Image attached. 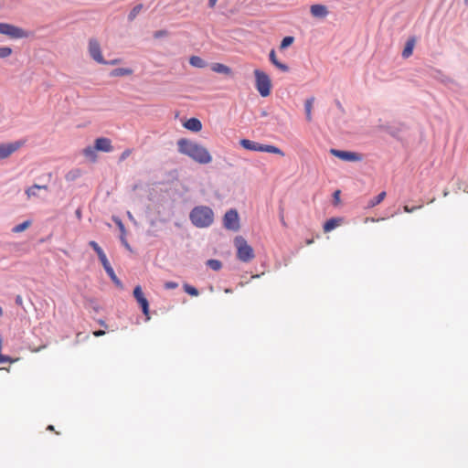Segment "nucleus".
Returning a JSON list of instances; mask_svg holds the SVG:
<instances>
[{"mask_svg":"<svg viewBox=\"0 0 468 468\" xmlns=\"http://www.w3.org/2000/svg\"><path fill=\"white\" fill-rule=\"evenodd\" d=\"M184 127L197 133L201 131L202 123L197 118H190L184 123Z\"/></svg>","mask_w":468,"mask_h":468,"instance_id":"ddd939ff","label":"nucleus"},{"mask_svg":"<svg viewBox=\"0 0 468 468\" xmlns=\"http://www.w3.org/2000/svg\"><path fill=\"white\" fill-rule=\"evenodd\" d=\"M132 69L125 68L115 69L111 72V76L118 77V76H126L132 74Z\"/></svg>","mask_w":468,"mask_h":468,"instance_id":"a878e982","label":"nucleus"},{"mask_svg":"<svg viewBox=\"0 0 468 468\" xmlns=\"http://www.w3.org/2000/svg\"><path fill=\"white\" fill-rule=\"evenodd\" d=\"M48 187L46 185L35 184L32 186L26 189L27 197V199H30L33 197H37V190H39V189L48 190Z\"/></svg>","mask_w":468,"mask_h":468,"instance_id":"f3484780","label":"nucleus"},{"mask_svg":"<svg viewBox=\"0 0 468 468\" xmlns=\"http://www.w3.org/2000/svg\"><path fill=\"white\" fill-rule=\"evenodd\" d=\"M212 70L217 73L229 75L231 73L230 68L221 63H214L211 67Z\"/></svg>","mask_w":468,"mask_h":468,"instance_id":"6ab92c4d","label":"nucleus"},{"mask_svg":"<svg viewBox=\"0 0 468 468\" xmlns=\"http://www.w3.org/2000/svg\"><path fill=\"white\" fill-rule=\"evenodd\" d=\"M343 222L342 218H332L324 224V231L330 232L336 227L340 226Z\"/></svg>","mask_w":468,"mask_h":468,"instance_id":"2eb2a0df","label":"nucleus"},{"mask_svg":"<svg viewBox=\"0 0 468 468\" xmlns=\"http://www.w3.org/2000/svg\"><path fill=\"white\" fill-rule=\"evenodd\" d=\"M313 242H314V239H312L306 240L307 245H311Z\"/></svg>","mask_w":468,"mask_h":468,"instance_id":"49530a36","label":"nucleus"},{"mask_svg":"<svg viewBox=\"0 0 468 468\" xmlns=\"http://www.w3.org/2000/svg\"><path fill=\"white\" fill-rule=\"evenodd\" d=\"M105 335V331L103 330H97L93 332V335L96 337L101 336Z\"/></svg>","mask_w":468,"mask_h":468,"instance_id":"79ce46f5","label":"nucleus"},{"mask_svg":"<svg viewBox=\"0 0 468 468\" xmlns=\"http://www.w3.org/2000/svg\"><path fill=\"white\" fill-rule=\"evenodd\" d=\"M294 41V37H291V36H288V37H285L282 42H281V49H284L286 48H288L289 46H291Z\"/></svg>","mask_w":468,"mask_h":468,"instance_id":"473e14b6","label":"nucleus"},{"mask_svg":"<svg viewBox=\"0 0 468 468\" xmlns=\"http://www.w3.org/2000/svg\"><path fill=\"white\" fill-rule=\"evenodd\" d=\"M142 9H143V5L142 4H139V5H135L132 9L130 14L128 15V19L130 21H133L137 16V15L141 12Z\"/></svg>","mask_w":468,"mask_h":468,"instance_id":"7c9ffc66","label":"nucleus"},{"mask_svg":"<svg viewBox=\"0 0 468 468\" xmlns=\"http://www.w3.org/2000/svg\"><path fill=\"white\" fill-rule=\"evenodd\" d=\"M177 286H178V283L176 282H166L165 283V288L168 289V290L176 289V288H177Z\"/></svg>","mask_w":468,"mask_h":468,"instance_id":"c9c22d12","label":"nucleus"},{"mask_svg":"<svg viewBox=\"0 0 468 468\" xmlns=\"http://www.w3.org/2000/svg\"><path fill=\"white\" fill-rule=\"evenodd\" d=\"M280 220H281V223L286 227V222H285V219H284V215H283V209H281V212H280Z\"/></svg>","mask_w":468,"mask_h":468,"instance_id":"a19ab883","label":"nucleus"},{"mask_svg":"<svg viewBox=\"0 0 468 468\" xmlns=\"http://www.w3.org/2000/svg\"><path fill=\"white\" fill-rule=\"evenodd\" d=\"M32 222L31 220H26L16 226H15L12 229L14 233H20L25 231L27 229H28L31 226Z\"/></svg>","mask_w":468,"mask_h":468,"instance_id":"393cba45","label":"nucleus"},{"mask_svg":"<svg viewBox=\"0 0 468 468\" xmlns=\"http://www.w3.org/2000/svg\"><path fill=\"white\" fill-rule=\"evenodd\" d=\"M12 52L13 50L9 47H0V58H8Z\"/></svg>","mask_w":468,"mask_h":468,"instance_id":"72a5a7b5","label":"nucleus"},{"mask_svg":"<svg viewBox=\"0 0 468 468\" xmlns=\"http://www.w3.org/2000/svg\"><path fill=\"white\" fill-rule=\"evenodd\" d=\"M269 58L271 62L280 70L283 72H287L289 70V67L286 64L282 63L277 59L276 52L274 49H271L270 51Z\"/></svg>","mask_w":468,"mask_h":468,"instance_id":"4468645a","label":"nucleus"},{"mask_svg":"<svg viewBox=\"0 0 468 468\" xmlns=\"http://www.w3.org/2000/svg\"><path fill=\"white\" fill-rule=\"evenodd\" d=\"M48 430H49V431H54V426L49 425V426L48 427Z\"/></svg>","mask_w":468,"mask_h":468,"instance_id":"de8ad7c7","label":"nucleus"},{"mask_svg":"<svg viewBox=\"0 0 468 468\" xmlns=\"http://www.w3.org/2000/svg\"><path fill=\"white\" fill-rule=\"evenodd\" d=\"M464 2H465L466 4H468V0H464Z\"/></svg>","mask_w":468,"mask_h":468,"instance_id":"603ef678","label":"nucleus"},{"mask_svg":"<svg viewBox=\"0 0 468 468\" xmlns=\"http://www.w3.org/2000/svg\"><path fill=\"white\" fill-rule=\"evenodd\" d=\"M339 195H340V191L339 190H336L334 194V197L338 200L339 199Z\"/></svg>","mask_w":468,"mask_h":468,"instance_id":"a18cd8bd","label":"nucleus"},{"mask_svg":"<svg viewBox=\"0 0 468 468\" xmlns=\"http://www.w3.org/2000/svg\"><path fill=\"white\" fill-rule=\"evenodd\" d=\"M239 144L243 148L256 152L258 143L248 140V139H242V140H240Z\"/></svg>","mask_w":468,"mask_h":468,"instance_id":"b1692460","label":"nucleus"},{"mask_svg":"<svg viewBox=\"0 0 468 468\" xmlns=\"http://www.w3.org/2000/svg\"><path fill=\"white\" fill-rule=\"evenodd\" d=\"M223 225L227 229L238 230L239 229V218L236 209H229L223 218Z\"/></svg>","mask_w":468,"mask_h":468,"instance_id":"423d86ee","label":"nucleus"},{"mask_svg":"<svg viewBox=\"0 0 468 468\" xmlns=\"http://www.w3.org/2000/svg\"><path fill=\"white\" fill-rule=\"evenodd\" d=\"M264 152L284 156V153L280 148L274 145L265 144Z\"/></svg>","mask_w":468,"mask_h":468,"instance_id":"c85d7f7f","label":"nucleus"},{"mask_svg":"<svg viewBox=\"0 0 468 468\" xmlns=\"http://www.w3.org/2000/svg\"><path fill=\"white\" fill-rule=\"evenodd\" d=\"M132 152H133V151H132V149H126V150H124V151L121 154V155H120V158H119L120 162H122V161H124L127 157H129V156L132 154Z\"/></svg>","mask_w":468,"mask_h":468,"instance_id":"f704fd0d","label":"nucleus"},{"mask_svg":"<svg viewBox=\"0 0 468 468\" xmlns=\"http://www.w3.org/2000/svg\"><path fill=\"white\" fill-rule=\"evenodd\" d=\"M387 194L385 191L380 192L377 197L370 199L367 203V207H374L380 204L386 197Z\"/></svg>","mask_w":468,"mask_h":468,"instance_id":"4be33fe9","label":"nucleus"},{"mask_svg":"<svg viewBox=\"0 0 468 468\" xmlns=\"http://www.w3.org/2000/svg\"><path fill=\"white\" fill-rule=\"evenodd\" d=\"M89 52L90 57L100 64H107L108 62L104 59L100 43L97 39L91 38L89 41Z\"/></svg>","mask_w":468,"mask_h":468,"instance_id":"6e6552de","label":"nucleus"},{"mask_svg":"<svg viewBox=\"0 0 468 468\" xmlns=\"http://www.w3.org/2000/svg\"><path fill=\"white\" fill-rule=\"evenodd\" d=\"M183 287H184V291L191 296H197L199 294L197 288H195L187 283L184 284Z\"/></svg>","mask_w":468,"mask_h":468,"instance_id":"2f4dec72","label":"nucleus"},{"mask_svg":"<svg viewBox=\"0 0 468 468\" xmlns=\"http://www.w3.org/2000/svg\"><path fill=\"white\" fill-rule=\"evenodd\" d=\"M189 63L191 66L202 69L206 66V62L204 59L198 56H192L189 58Z\"/></svg>","mask_w":468,"mask_h":468,"instance_id":"5701e85b","label":"nucleus"},{"mask_svg":"<svg viewBox=\"0 0 468 468\" xmlns=\"http://www.w3.org/2000/svg\"><path fill=\"white\" fill-rule=\"evenodd\" d=\"M167 36V31L166 30H158L156 32H154V37L155 38H160V37H165Z\"/></svg>","mask_w":468,"mask_h":468,"instance_id":"4c0bfd02","label":"nucleus"},{"mask_svg":"<svg viewBox=\"0 0 468 468\" xmlns=\"http://www.w3.org/2000/svg\"><path fill=\"white\" fill-rule=\"evenodd\" d=\"M368 220H370V218H366V222H367V221H368ZM371 221H375V219H374V218H371Z\"/></svg>","mask_w":468,"mask_h":468,"instance_id":"09e8293b","label":"nucleus"},{"mask_svg":"<svg viewBox=\"0 0 468 468\" xmlns=\"http://www.w3.org/2000/svg\"><path fill=\"white\" fill-rule=\"evenodd\" d=\"M207 265L214 271H219L222 267L221 261L214 259L208 260Z\"/></svg>","mask_w":468,"mask_h":468,"instance_id":"c756f323","label":"nucleus"},{"mask_svg":"<svg viewBox=\"0 0 468 468\" xmlns=\"http://www.w3.org/2000/svg\"><path fill=\"white\" fill-rule=\"evenodd\" d=\"M177 145L180 153L189 156L198 164L207 165L212 161V156L208 150L196 142L181 139L178 141Z\"/></svg>","mask_w":468,"mask_h":468,"instance_id":"f257e3e1","label":"nucleus"},{"mask_svg":"<svg viewBox=\"0 0 468 468\" xmlns=\"http://www.w3.org/2000/svg\"><path fill=\"white\" fill-rule=\"evenodd\" d=\"M330 153L334 156L338 157L339 159L344 160V161L356 162V161H361L362 160L361 154H359L357 153H355V152H348V151L331 149Z\"/></svg>","mask_w":468,"mask_h":468,"instance_id":"9d476101","label":"nucleus"},{"mask_svg":"<svg viewBox=\"0 0 468 468\" xmlns=\"http://www.w3.org/2000/svg\"><path fill=\"white\" fill-rule=\"evenodd\" d=\"M105 271L107 272V274L111 277V279L115 282H119L116 275H115V272L112 269V267L111 266L108 259H105V261H101Z\"/></svg>","mask_w":468,"mask_h":468,"instance_id":"aec40b11","label":"nucleus"},{"mask_svg":"<svg viewBox=\"0 0 468 468\" xmlns=\"http://www.w3.org/2000/svg\"><path fill=\"white\" fill-rule=\"evenodd\" d=\"M89 245H90V247H91L95 251H97L98 250H100V249H101V247L99 246V244H98L96 241H94V240L90 241V242H89Z\"/></svg>","mask_w":468,"mask_h":468,"instance_id":"ea45409f","label":"nucleus"},{"mask_svg":"<svg viewBox=\"0 0 468 468\" xmlns=\"http://www.w3.org/2000/svg\"><path fill=\"white\" fill-rule=\"evenodd\" d=\"M24 144L20 141L0 144V160L9 157L12 154L22 147Z\"/></svg>","mask_w":468,"mask_h":468,"instance_id":"1a4fd4ad","label":"nucleus"},{"mask_svg":"<svg viewBox=\"0 0 468 468\" xmlns=\"http://www.w3.org/2000/svg\"><path fill=\"white\" fill-rule=\"evenodd\" d=\"M3 314V309L2 307L0 306V316Z\"/></svg>","mask_w":468,"mask_h":468,"instance_id":"8fccbe9b","label":"nucleus"},{"mask_svg":"<svg viewBox=\"0 0 468 468\" xmlns=\"http://www.w3.org/2000/svg\"><path fill=\"white\" fill-rule=\"evenodd\" d=\"M189 219L197 228H207L214 222V212L209 207L197 206L191 210Z\"/></svg>","mask_w":468,"mask_h":468,"instance_id":"f03ea898","label":"nucleus"},{"mask_svg":"<svg viewBox=\"0 0 468 468\" xmlns=\"http://www.w3.org/2000/svg\"><path fill=\"white\" fill-rule=\"evenodd\" d=\"M234 244L237 249V258L240 261L249 262L254 259V250L243 237H236L234 239Z\"/></svg>","mask_w":468,"mask_h":468,"instance_id":"7ed1b4c3","label":"nucleus"},{"mask_svg":"<svg viewBox=\"0 0 468 468\" xmlns=\"http://www.w3.org/2000/svg\"><path fill=\"white\" fill-rule=\"evenodd\" d=\"M264 152L284 156V153L280 148L274 145L265 144Z\"/></svg>","mask_w":468,"mask_h":468,"instance_id":"cd10ccee","label":"nucleus"},{"mask_svg":"<svg viewBox=\"0 0 468 468\" xmlns=\"http://www.w3.org/2000/svg\"><path fill=\"white\" fill-rule=\"evenodd\" d=\"M310 13L314 17L324 18L328 15V9L324 5L316 4L311 5Z\"/></svg>","mask_w":468,"mask_h":468,"instance_id":"f8f14e48","label":"nucleus"},{"mask_svg":"<svg viewBox=\"0 0 468 468\" xmlns=\"http://www.w3.org/2000/svg\"><path fill=\"white\" fill-rule=\"evenodd\" d=\"M218 0H208V5L209 7H214L217 4Z\"/></svg>","mask_w":468,"mask_h":468,"instance_id":"c03bdc74","label":"nucleus"},{"mask_svg":"<svg viewBox=\"0 0 468 468\" xmlns=\"http://www.w3.org/2000/svg\"><path fill=\"white\" fill-rule=\"evenodd\" d=\"M133 296H134L135 300L137 301V303H139V305L141 306L142 311L146 317V320H149L150 319L149 303H148V300L146 299V297L144 296L142 287L140 285H137L134 287Z\"/></svg>","mask_w":468,"mask_h":468,"instance_id":"0eeeda50","label":"nucleus"},{"mask_svg":"<svg viewBox=\"0 0 468 468\" xmlns=\"http://www.w3.org/2000/svg\"><path fill=\"white\" fill-rule=\"evenodd\" d=\"M0 34L5 35L13 39L28 37L29 34L26 30L8 23H0Z\"/></svg>","mask_w":468,"mask_h":468,"instance_id":"39448f33","label":"nucleus"},{"mask_svg":"<svg viewBox=\"0 0 468 468\" xmlns=\"http://www.w3.org/2000/svg\"><path fill=\"white\" fill-rule=\"evenodd\" d=\"M96 152L97 150L94 146H87L86 148L83 149L82 154L87 159H89L92 163H95L98 158Z\"/></svg>","mask_w":468,"mask_h":468,"instance_id":"a211bd4d","label":"nucleus"},{"mask_svg":"<svg viewBox=\"0 0 468 468\" xmlns=\"http://www.w3.org/2000/svg\"><path fill=\"white\" fill-rule=\"evenodd\" d=\"M265 144H261L258 143L256 152H264Z\"/></svg>","mask_w":468,"mask_h":468,"instance_id":"37998d69","label":"nucleus"},{"mask_svg":"<svg viewBox=\"0 0 468 468\" xmlns=\"http://www.w3.org/2000/svg\"><path fill=\"white\" fill-rule=\"evenodd\" d=\"M314 101V98L311 97V98L307 99L304 103L306 120L308 122L312 121V109H313Z\"/></svg>","mask_w":468,"mask_h":468,"instance_id":"412c9836","label":"nucleus"},{"mask_svg":"<svg viewBox=\"0 0 468 468\" xmlns=\"http://www.w3.org/2000/svg\"><path fill=\"white\" fill-rule=\"evenodd\" d=\"M95 252L97 253L101 261H105V259H107V257L101 248Z\"/></svg>","mask_w":468,"mask_h":468,"instance_id":"e433bc0d","label":"nucleus"},{"mask_svg":"<svg viewBox=\"0 0 468 468\" xmlns=\"http://www.w3.org/2000/svg\"><path fill=\"white\" fill-rule=\"evenodd\" d=\"M94 147L97 151L110 153L113 150L112 141L106 137L97 138L94 142Z\"/></svg>","mask_w":468,"mask_h":468,"instance_id":"9b49d317","label":"nucleus"},{"mask_svg":"<svg viewBox=\"0 0 468 468\" xmlns=\"http://www.w3.org/2000/svg\"><path fill=\"white\" fill-rule=\"evenodd\" d=\"M113 221L116 223V225L118 226L119 229L122 233V236H124V234H125V228H124V225L122 222V220L119 218H113ZM122 240L123 244L125 245V247L127 249H130V246L127 243V241L125 240L124 237H122Z\"/></svg>","mask_w":468,"mask_h":468,"instance_id":"bb28decb","label":"nucleus"},{"mask_svg":"<svg viewBox=\"0 0 468 468\" xmlns=\"http://www.w3.org/2000/svg\"><path fill=\"white\" fill-rule=\"evenodd\" d=\"M254 76L255 86L261 96H269L271 90V81L268 74L261 69H255Z\"/></svg>","mask_w":468,"mask_h":468,"instance_id":"20e7f679","label":"nucleus"},{"mask_svg":"<svg viewBox=\"0 0 468 468\" xmlns=\"http://www.w3.org/2000/svg\"><path fill=\"white\" fill-rule=\"evenodd\" d=\"M416 40L414 37H410L407 40L404 49L402 51V57L408 58L412 55L413 48L415 47Z\"/></svg>","mask_w":468,"mask_h":468,"instance_id":"dca6fc26","label":"nucleus"},{"mask_svg":"<svg viewBox=\"0 0 468 468\" xmlns=\"http://www.w3.org/2000/svg\"><path fill=\"white\" fill-rule=\"evenodd\" d=\"M100 324H101V325H105L104 321H100Z\"/></svg>","mask_w":468,"mask_h":468,"instance_id":"3c124183","label":"nucleus"},{"mask_svg":"<svg viewBox=\"0 0 468 468\" xmlns=\"http://www.w3.org/2000/svg\"><path fill=\"white\" fill-rule=\"evenodd\" d=\"M421 207L422 206L410 207L409 206H404L403 209L407 213H411L418 208H421Z\"/></svg>","mask_w":468,"mask_h":468,"instance_id":"58836bf2","label":"nucleus"}]
</instances>
